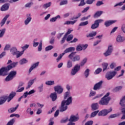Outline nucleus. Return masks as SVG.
Returning a JSON list of instances; mask_svg holds the SVG:
<instances>
[{"label": "nucleus", "mask_w": 125, "mask_h": 125, "mask_svg": "<svg viewBox=\"0 0 125 125\" xmlns=\"http://www.w3.org/2000/svg\"><path fill=\"white\" fill-rule=\"evenodd\" d=\"M36 80H37V79L34 78V79H32V80H30V81H29L28 85L26 87V89H29V88H30L31 87V86H32V85H33V84L34 83L35 81H36Z\"/></svg>", "instance_id": "21"}, {"label": "nucleus", "mask_w": 125, "mask_h": 125, "mask_svg": "<svg viewBox=\"0 0 125 125\" xmlns=\"http://www.w3.org/2000/svg\"><path fill=\"white\" fill-rule=\"evenodd\" d=\"M38 42V39H35L33 40V46L34 47H37V46H38L39 45V42Z\"/></svg>", "instance_id": "39"}, {"label": "nucleus", "mask_w": 125, "mask_h": 125, "mask_svg": "<svg viewBox=\"0 0 125 125\" xmlns=\"http://www.w3.org/2000/svg\"><path fill=\"white\" fill-rule=\"evenodd\" d=\"M9 8V3H5L0 8L1 11H6V10H8Z\"/></svg>", "instance_id": "19"}, {"label": "nucleus", "mask_w": 125, "mask_h": 125, "mask_svg": "<svg viewBox=\"0 0 125 125\" xmlns=\"http://www.w3.org/2000/svg\"><path fill=\"white\" fill-rule=\"evenodd\" d=\"M38 90L39 92H42V91H43V84H41L38 87Z\"/></svg>", "instance_id": "45"}, {"label": "nucleus", "mask_w": 125, "mask_h": 125, "mask_svg": "<svg viewBox=\"0 0 125 125\" xmlns=\"http://www.w3.org/2000/svg\"><path fill=\"white\" fill-rule=\"evenodd\" d=\"M103 83V81H101L98 83H96L93 87L94 90H98L101 88V87L102 86V84Z\"/></svg>", "instance_id": "13"}, {"label": "nucleus", "mask_w": 125, "mask_h": 125, "mask_svg": "<svg viewBox=\"0 0 125 125\" xmlns=\"http://www.w3.org/2000/svg\"><path fill=\"white\" fill-rule=\"evenodd\" d=\"M101 72H102V68H98L94 72V74L95 75H98V74L101 73Z\"/></svg>", "instance_id": "47"}, {"label": "nucleus", "mask_w": 125, "mask_h": 125, "mask_svg": "<svg viewBox=\"0 0 125 125\" xmlns=\"http://www.w3.org/2000/svg\"><path fill=\"white\" fill-rule=\"evenodd\" d=\"M46 85H53L55 84L54 81H47L45 82Z\"/></svg>", "instance_id": "37"}, {"label": "nucleus", "mask_w": 125, "mask_h": 125, "mask_svg": "<svg viewBox=\"0 0 125 125\" xmlns=\"http://www.w3.org/2000/svg\"><path fill=\"white\" fill-rule=\"evenodd\" d=\"M112 107H110L109 109H104L102 111H100L99 113L98 114V116L100 117L101 116H107L109 113H111L112 111Z\"/></svg>", "instance_id": "5"}, {"label": "nucleus", "mask_w": 125, "mask_h": 125, "mask_svg": "<svg viewBox=\"0 0 125 125\" xmlns=\"http://www.w3.org/2000/svg\"><path fill=\"white\" fill-rule=\"evenodd\" d=\"M103 13V11H97L94 15V18H98Z\"/></svg>", "instance_id": "32"}, {"label": "nucleus", "mask_w": 125, "mask_h": 125, "mask_svg": "<svg viewBox=\"0 0 125 125\" xmlns=\"http://www.w3.org/2000/svg\"><path fill=\"white\" fill-rule=\"evenodd\" d=\"M116 75H117L116 71H110L106 74L105 78H106L108 81H110V80H112Z\"/></svg>", "instance_id": "7"}, {"label": "nucleus", "mask_w": 125, "mask_h": 125, "mask_svg": "<svg viewBox=\"0 0 125 125\" xmlns=\"http://www.w3.org/2000/svg\"><path fill=\"white\" fill-rule=\"evenodd\" d=\"M94 1H95V0H87L86 3L87 4H92Z\"/></svg>", "instance_id": "60"}, {"label": "nucleus", "mask_w": 125, "mask_h": 125, "mask_svg": "<svg viewBox=\"0 0 125 125\" xmlns=\"http://www.w3.org/2000/svg\"><path fill=\"white\" fill-rule=\"evenodd\" d=\"M122 89H123V86H118L115 88L114 90L115 91H120V90H122Z\"/></svg>", "instance_id": "51"}, {"label": "nucleus", "mask_w": 125, "mask_h": 125, "mask_svg": "<svg viewBox=\"0 0 125 125\" xmlns=\"http://www.w3.org/2000/svg\"><path fill=\"white\" fill-rule=\"evenodd\" d=\"M6 29L5 28H3L0 30V39L2 38L3 36H4V34H5V31Z\"/></svg>", "instance_id": "35"}, {"label": "nucleus", "mask_w": 125, "mask_h": 125, "mask_svg": "<svg viewBox=\"0 0 125 125\" xmlns=\"http://www.w3.org/2000/svg\"><path fill=\"white\" fill-rule=\"evenodd\" d=\"M66 67L68 69L73 67V62L71 60H68L66 63Z\"/></svg>", "instance_id": "30"}, {"label": "nucleus", "mask_w": 125, "mask_h": 125, "mask_svg": "<svg viewBox=\"0 0 125 125\" xmlns=\"http://www.w3.org/2000/svg\"><path fill=\"white\" fill-rule=\"evenodd\" d=\"M50 96L52 101H55L57 99V94L55 92L51 93Z\"/></svg>", "instance_id": "26"}, {"label": "nucleus", "mask_w": 125, "mask_h": 125, "mask_svg": "<svg viewBox=\"0 0 125 125\" xmlns=\"http://www.w3.org/2000/svg\"><path fill=\"white\" fill-rule=\"evenodd\" d=\"M63 100L62 102L60 112H64L68 109V105L72 103L73 99L70 92H66L63 95Z\"/></svg>", "instance_id": "1"}, {"label": "nucleus", "mask_w": 125, "mask_h": 125, "mask_svg": "<svg viewBox=\"0 0 125 125\" xmlns=\"http://www.w3.org/2000/svg\"><path fill=\"white\" fill-rule=\"evenodd\" d=\"M54 90L58 94H61L63 92V88L61 85H58L54 87Z\"/></svg>", "instance_id": "11"}, {"label": "nucleus", "mask_w": 125, "mask_h": 125, "mask_svg": "<svg viewBox=\"0 0 125 125\" xmlns=\"http://www.w3.org/2000/svg\"><path fill=\"white\" fill-rule=\"evenodd\" d=\"M5 101H6V98L4 97H1L0 98V105H2Z\"/></svg>", "instance_id": "38"}, {"label": "nucleus", "mask_w": 125, "mask_h": 125, "mask_svg": "<svg viewBox=\"0 0 125 125\" xmlns=\"http://www.w3.org/2000/svg\"><path fill=\"white\" fill-rule=\"evenodd\" d=\"M9 48H10V44H7L5 45V47L4 48V50H9Z\"/></svg>", "instance_id": "62"}, {"label": "nucleus", "mask_w": 125, "mask_h": 125, "mask_svg": "<svg viewBox=\"0 0 125 125\" xmlns=\"http://www.w3.org/2000/svg\"><path fill=\"white\" fill-rule=\"evenodd\" d=\"M91 107L92 111H95L99 108V105L98 104V103H94L91 104Z\"/></svg>", "instance_id": "22"}, {"label": "nucleus", "mask_w": 125, "mask_h": 125, "mask_svg": "<svg viewBox=\"0 0 125 125\" xmlns=\"http://www.w3.org/2000/svg\"><path fill=\"white\" fill-rule=\"evenodd\" d=\"M116 22H117L116 20L106 21L104 22V26H105V27H109V26H111V25H112V24L116 23Z\"/></svg>", "instance_id": "14"}, {"label": "nucleus", "mask_w": 125, "mask_h": 125, "mask_svg": "<svg viewBox=\"0 0 125 125\" xmlns=\"http://www.w3.org/2000/svg\"><path fill=\"white\" fill-rule=\"evenodd\" d=\"M121 30L124 33H125V24H123L121 26Z\"/></svg>", "instance_id": "64"}, {"label": "nucleus", "mask_w": 125, "mask_h": 125, "mask_svg": "<svg viewBox=\"0 0 125 125\" xmlns=\"http://www.w3.org/2000/svg\"><path fill=\"white\" fill-rule=\"evenodd\" d=\"M68 3V0H62L60 3V5H65Z\"/></svg>", "instance_id": "46"}, {"label": "nucleus", "mask_w": 125, "mask_h": 125, "mask_svg": "<svg viewBox=\"0 0 125 125\" xmlns=\"http://www.w3.org/2000/svg\"><path fill=\"white\" fill-rule=\"evenodd\" d=\"M88 24V21H86L84 22H82L80 23L79 26H86Z\"/></svg>", "instance_id": "50"}, {"label": "nucleus", "mask_w": 125, "mask_h": 125, "mask_svg": "<svg viewBox=\"0 0 125 125\" xmlns=\"http://www.w3.org/2000/svg\"><path fill=\"white\" fill-rule=\"evenodd\" d=\"M18 52V50H17V48L16 47H12L10 49V52L12 55H16V54Z\"/></svg>", "instance_id": "23"}, {"label": "nucleus", "mask_w": 125, "mask_h": 125, "mask_svg": "<svg viewBox=\"0 0 125 125\" xmlns=\"http://www.w3.org/2000/svg\"><path fill=\"white\" fill-rule=\"evenodd\" d=\"M90 8V7L88 6L83 9V11H82V13H85Z\"/></svg>", "instance_id": "61"}, {"label": "nucleus", "mask_w": 125, "mask_h": 125, "mask_svg": "<svg viewBox=\"0 0 125 125\" xmlns=\"http://www.w3.org/2000/svg\"><path fill=\"white\" fill-rule=\"evenodd\" d=\"M97 35V32L96 31H92L91 33L86 35L87 38H91L90 40H93V37H95Z\"/></svg>", "instance_id": "17"}, {"label": "nucleus", "mask_w": 125, "mask_h": 125, "mask_svg": "<svg viewBox=\"0 0 125 125\" xmlns=\"http://www.w3.org/2000/svg\"><path fill=\"white\" fill-rule=\"evenodd\" d=\"M74 38V36H73V35L71 34L69 35L67 39H66V41L67 42H70V41H72V40H73V38Z\"/></svg>", "instance_id": "48"}, {"label": "nucleus", "mask_w": 125, "mask_h": 125, "mask_svg": "<svg viewBox=\"0 0 125 125\" xmlns=\"http://www.w3.org/2000/svg\"><path fill=\"white\" fill-rule=\"evenodd\" d=\"M103 21H104L101 19L96 20L94 22V23L91 25V29H92V30H95V29H97V28H98L99 27V24H100V23H102Z\"/></svg>", "instance_id": "8"}, {"label": "nucleus", "mask_w": 125, "mask_h": 125, "mask_svg": "<svg viewBox=\"0 0 125 125\" xmlns=\"http://www.w3.org/2000/svg\"><path fill=\"white\" fill-rule=\"evenodd\" d=\"M53 47H54L52 45L48 46L45 48V50H46V51H48L49 50H51V49H52L53 48Z\"/></svg>", "instance_id": "55"}, {"label": "nucleus", "mask_w": 125, "mask_h": 125, "mask_svg": "<svg viewBox=\"0 0 125 125\" xmlns=\"http://www.w3.org/2000/svg\"><path fill=\"white\" fill-rule=\"evenodd\" d=\"M29 45L25 44L24 46L21 47V48L22 49V51H23V53H24V51H25L26 49H28V48H29Z\"/></svg>", "instance_id": "49"}, {"label": "nucleus", "mask_w": 125, "mask_h": 125, "mask_svg": "<svg viewBox=\"0 0 125 125\" xmlns=\"http://www.w3.org/2000/svg\"><path fill=\"white\" fill-rule=\"evenodd\" d=\"M16 74H17V73L15 71H11L5 78V81L6 82H9L10 81H11V80H13V78L16 76Z\"/></svg>", "instance_id": "6"}, {"label": "nucleus", "mask_w": 125, "mask_h": 125, "mask_svg": "<svg viewBox=\"0 0 125 125\" xmlns=\"http://www.w3.org/2000/svg\"><path fill=\"white\" fill-rule=\"evenodd\" d=\"M76 55V52H72L68 55V58L71 59L73 62L76 61H80L81 60V56L80 55Z\"/></svg>", "instance_id": "4"}, {"label": "nucleus", "mask_w": 125, "mask_h": 125, "mask_svg": "<svg viewBox=\"0 0 125 125\" xmlns=\"http://www.w3.org/2000/svg\"><path fill=\"white\" fill-rule=\"evenodd\" d=\"M76 22L77 20L73 21H67L64 23L63 25H74Z\"/></svg>", "instance_id": "29"}, {"label": "nucleus", "mask_w": 125, "mask_h": 125, "mask_svg": "<svg viewBox=\"0 0 125 125\" xmlns=\"http://www.w3.org/2000/svg\"><path fill=\"white\" fill-rule=\"evenodd\" d=\"M99 112V110L95 111L92 112L90 115V118H94V117H96V115Z\"/></svg>", "instance_id": "36"}, {"label": "nucleus", "mask_w": 125, "mask_h": 125, "mask_svg": "<svg viewBox=\"0 0 125 125\" xmlns=\"http://www.w3.org/2000/svg\"><path fill=\"white\" fill-rule=\"evenodd\" d=\"M51 6V2H49L48 3H46L43 5V8H44V9H46V8H48V7H50V6Z\"/></svg>", "instance_id": "40"}, {"label": "nucleus", "mask_w": 125, "mask_h": 125, "mask_svg": "<svg viewBox=\"0 0 125 125\" xmlns=\"http://www.w3.org/2000/svg\"><path fill=\"white\" fill-rule=\"evenodd\" d=\"M83 50V47L82 45H78L76 47L77 51H82Z\"/></svg>", "instance_id": "52"}, {"label": "nucleus", "mask_w": 125, "mask_h": 125, "mask_svg": "<svg viewBox=\"0 0 125 125\" xmlns=\"http://www.w3.org/2000/svg\"><path fill=\"white\" fill-rule=\"evenodd\" d=\"M93 124V121H89L85 123L84 125H92Z\"/></svg>", "instance_id": "63"}, {"label": "nucleus", "mask_w": 125, "mask_h": 125, "mask_svg": "<svg viewBox=\"0 0 125 125\" xmlns=\"http://www.w3.org/2000/svg\"><path fill=\"white\" fill-rule=\"evenodd\" d=\"M81 70V65L79 64H76L71 69L70 72L71 76H75Z\"/></svg>", "instance_id": "3"}, {"label": "nucleus", "mask_w": 125, "mask_h": 125, "mask_svg": "<svg viewBox=\"0 0 125 125\" xmlns=\"http://www.w3.org/2000/svg\"><path fill=\"white\" fill-rule=\"evenodd\" d=\"M113 52V45H109L108 46L107 50L104 53V55L107 57L108 56H110L111 54H112V52Z\"/></svg>", "instance_id": "9"}, {"label": "nucleus", "mask_w": 125, "mask_h": 125, "mask_svg": "<svg viewBox=\"0 0 125 125\" xmlns=\"http://www.w3.org/2000/svg\"><path fill=\"white\" fill-rule=\"evenodd\" d=\"M9 17V15H6L5 17L2 19V21L0 22V26L2 27L4 24H5V22L6 20H7V18Z\"/></svg>", "instance_id": "25"}, {"label": "nucleus", "mask_w": 125, "mask_h": 125, "mask_svg": "<svg viewBox=\"0 0 125 125\" xmlns=\"http://www.w3.org/2000/svg\"><path fill=\"white\" fill-rule=\"evenodd\" d=\"M83 5H85V2H84V0H81L80 4L78 5L79 6H83Z\"/></svg>", "instance_id": "58"}, {"label": "nucleus", "mask_w": 125, "mask_h": 125, "mask_svg": "<svg viewBox=\"0 0 125 125\" xmlns=\"http://www.w3.org/2000/svg\"><path fill=\"white\" fill-rule=\"evenodd\" d=\"M72 32H73V29L72 28L68 29L67 32H66V33L65 34L64 36L67 37V36H68V35H70V34H71Z\"/></svg>", "instance_id": "56"}, {"label": "nucleus", "mask_w": 125, "mask_h": 125, "mask_svg": "<svg viewBox=\"0 0 125 125\" xmlns=\"http://www.w3.org/2000/svg\"><path fill=\"white\" fill-rule=\"evenodd\" d=\"M89 72H90V70L88 68L86 69L84 72V78L86 79L88 78V76H89Z\"/></svg>", "instance_id": "33"}, {"label": "nucleus", "mask_w": 125, "mask_h": 125, "mask_svg": "<svg viewBox=\"0 0 125 125\" xmlns=\"http://www.w3.org/2000/svg\"><path fill=\"white\" fill-rule=\"evenodd\" d=\"M61 18V17L60 16V15H58L55 17L51 18L50 20V22H51V23L53 22H56L57 19H60Z\"/></svg>", "instance_id": "28"}, {"label": "nucleus", "mask_w": 125, "mask_h": 125, "mask_svg": "<svg viewBox=\"0 0 125 125\" xmlns=\"http://www.w3.org/2000/svg\"><path fill=\"white\" fill-rule=\"evenodd\" d=\"M76 48L74 47H70L66 48L64 51L65 53H69V52H72V51H75Z\"/></svg>", "instance_id": "24"}, {"label": "nucleus", "mask_w": 125, "mask_h": 125, "mask_svg": "<svg viewBox=\"0 0 125 125\" xmlns=\"http://www.w3.org/2000/svg\"><path fill=\"white\" fill-rule=\"evenodd\" d=\"M39 64H40V62H37L36 63H34L29 68V73H31L34 69H36V68L39 66Z\"/></svg>", "instance_id": "20"}, {"label": "nucleus", "mask_w": 125, "mask_h": 125, "mask_svg": "<svg viewBox=\"0 0 125 125\" xmlns=\"http://www.w3.org/2000/svg\"><path fill=\"white\" fill-rule=\"evenodd\" d=\"M18 65V62H14L12 63L11 64L7 66V67L9 68L10 70H11L12 68H14L15 67H16Z\"/></svg>", "instance_id": "27"}, {"label": "nucleus", "mask_w": 125, "mask_h": 125, "mask_svg": "<svg viewBox=\"0 0 125 125\" xmlns=\"http://www.w3.org/2000/svg\"><path fill=\"white\" fill-rule=\"evenodd\" d=\"M26 113L29 114L30 115H34V111H32L31 107H28L26 109Z\"/></svg>", "instance_id": "41"}, {"label": "nucleus", "mask_w": 125, "mask_h": 125, "mask_svg": "<svg viewBox=\"0 0 125 125\" xmlns=\"http://www.w3.org/2000/svg\"><path fill=\"white\" fill-rule=\"evenodd\" d=\"M125 41V37H124L120 35L117 36V37L116 38V42H123Z\"/></svg>", "instance_id": "18"}, {"label": "nucleus", "mask_w": 125, "mask_h": 125, "mask_svg": "<svg viewBox=\"0 0 125 125\" xmlns=\"http://www.w3.org/2000/svg\"><path fill=\"white\" fill-rule=\"evenodd\" d=\"M108 63L107 62H105V63H103L102 64V66H103V72H104V71H106V70H107V68L108 67Z\"/></svg>", "instance_id": "44"}, {"label": "nucleus", "mask_w": 125, "mask_h": 125, "mask_svg": "<svg viewBox=\"0 0 125 125\" xmlns=\"http://www.w3.org/2000/svg\"><path fill=\"white\" fill-rule=\"evenodd\" d=\"M95 94H96V92L91 90L89 96V97H92V96H94Z\"/></svg>", "instance_id": "53"}, {"label": "nucleus", "mask_w": 125, "mask_h": 125, "mask_svg": "<svg viewBox=\"0 0 125 125\" xmlns=\"http://www.w3.org/2000/svg\"><path fill=\"white\" fill-rule=\"evenodd\" d=\"M120 105L122 107H125V96H123L120 101Z\"/></svg>", "instance_id": "31"}, {"label": "nucleus", "mask_w": 125, "mask_h": 125, "mask_svg": "<svg viewBox=\"0 0 125 125\" xmlns=\"http://www.w3.org/2000/svg\"><path fill=\"white\" fill-rule=\"evenodd\" d=\"M16 95V92H12L9 95V97L7 98V102H10L13 98H14V97Z\"/></svg>", "instance_id": "16"}, {"label": "nucleus", "mask_w": 125, "mask_h": 125, "mask_svg": "<svg viewBox=\"0 0 125 125\" xmlns=\"http://www.w3.org/2000/svg\"><path fill=\"white\" fill-rule=\"evenodd\" d=\"M10 70L8 66L3 67L0 69V73L2 76H6L8 75V71Z\"/></svg>", "instance_id": "10"}, {"label": "nucleus", "mask_w": 125, "mask_h": 125, "mask_svg": "<svg viewBox=\"0 0 125 125\" xmlns=\"http://www.w3.org/2000/svg\"><path fill=\"white\" fill-rule=\"evenodd\" d=\"M87 61V58H84L81 62V66H83L84 64L86 63V62Z\"/></svg>", "instance_id": "54"}, {"label": "nucleus", "mask_w": 125, "mask_h": 125, "mask_svg": "<svg viewBox=\"0 0 125 125\" xmlns=\"http://www.w3.org/2000/svg\"><path fill=\"white\" fill-rule=\"evenodd\" d=\"M79 121V116L78 115H71L69 119V122H78Z\"/></svg>", "instance_id": "15"}, {"label": "nucleus", "mask_w": 125, "mask_h": 125, "mask_svg": "<svg viewBox=\"0 0 125 125\" xmlns=\"http://www.w3.org/2000/svg\"><path fill=\"white\" fill-rule=\"evenodd\" d=\"M110 93H107L104 97L100 100L99 104L100 105H108L110 100H111V97H109Z\"/></svg>", "instance_id": "2"}, {"label": "nucleus", "mask_w": 125, "mask_h": 125, "mask_svg": "<svg viewBox=\"0 0 125 125\" xmlns=\"http://www.w3.org/2000/svg\"><path fill=\"white\" fill-rule=\"evenodd\" d=\"M31 21H32V16L31 14H27L26 15V19L24 21V25H25V26L28 25Z\"/></svg>", "instance_id": "12"}, {"label": "nucleus", "mask_w": 125, "mask_h": 125, "mask_svg": "<svg viewBox=\"0 0 125 125\" xmlns=\"http://www.w3.org/2000/svg\"><path fill=\"white\" fill-rule=\"evenodd\" d=\"M19 107V104H17L15 107L11 108L8 110L9 113H13V112H15L16 110H17V108Z\"/></svg>", "instance_id": "34"}, {"label": "nucleus", "mask_w": 125, "mask_h": 125, "mask_svg": "<svg viewBox=\"0 0 125 125\" xmlns=\"http://www.w3.org/2000/svg\"><path fill=\"white\" fill-rule=\"evenodd\" d=\"M42 42L41 41L39 43V45L38 46V51H42Z\"/></svg>", "instance_id": "59"}, {"label": "nucleus", "mask_w": 125, "mask_h": 125, "mask_svg": "<svg viewBox=\"0 0 125 125\" xmlns=\"http://www.w3.org/2000/svg\"><path fill=\"white\" fill-rule=\"evenodd\" d=\"M24 54L23 51H18V52L16 53V58H19V57H21V56H22V55H23V54Z\"/></svg>", "instance_id": "42"}, {"label": "nucleus", "mask_w": 125, "mask_h": 125, "mask_svg": "<svg viewBox=\"0 0 125 125\" xmlns=\"http://www.w3.org/2000/svg\"><path fill=\"white\" fill-rule=\"evenodd\" d=\"M15 122V120L14 119L11 120L7 124V125H13L14 122Z\"/></svg>", "instance_id": "57"}, {"label": "nucleus", "mask_w": 125, "mask_h": 125, "mask_svg": "<svg viewBox=\"0 0 125 125\" xmlns=\"http://www.w3.org/2000/svg\"><path fill=\"white\" fill-rule=\"evenodd\" d=\"M27 63H28V60H26V59H22L20 61V64L21 65H23Z\"/></svg>", "instance_id": "43"}]
</instances>
